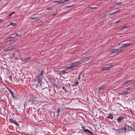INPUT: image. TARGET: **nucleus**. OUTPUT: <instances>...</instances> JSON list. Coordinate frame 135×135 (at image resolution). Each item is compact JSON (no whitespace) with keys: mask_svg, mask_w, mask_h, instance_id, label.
Returning <instances> with one entry per match:
<instances>
[{"mask_svg":"<svg viewBox=\"0 0 135 135\" xmlns=\"http://www.w3.org/2000/svg\"><path fill=\"white\" fill-rule=\"evenodd\" d=\"M123 129H124L125 131H126L127 130L129 131H131L134 130L133 127L127 125H126L124 128Z\"/></svg>","mask_w":135,"mask_h":135,"instance_id":"nucleus-1","label":"nucleus"},{"mask_svg":"<svg viewBox=\"0 0 135 135\" xmlns=\"http://www.w3.org/2000/svg\"><path fill=\"white\" fill-rule=\"evenodd\" d=\"M121 49L117 48L115 49H113L111 50L110 52L112 53H118L121 51Z\"/></svg>","mask_w":135,"mask_h":135,"instance_id":"nucleus-2","label":"nucleus"},{"mask_svg":"<svg viewBox=\"0 0 135 135\" xmlns=\"http://www.w3.org/2000/svg\"><path fill=\"white\" fill-rule=\"evenodd\" d=\"M92 56H90L87 57L81 60L80 62V63H83L86 62L92 58Z\"/></svg>","mask_w":135,"mask_h":135,"instance_id":"nucleus-3","label":"nucleus"},{"mask_svg":"<svg viewBox=\"0 0 135 135\" xmlns=\"http://www.w3.org/2000/svg\"><path fill=\"white\" fill-rule=\"evenodd\" d=\"M34 101L31 98L27 101L26 104L27 105H30L32 104H34L33 103Z\"/></svg>","mask_w":135,"mask_h":135,"instance_id":"nucleus-4","label":"nucleus"},{"mask_svg":"<svg viewBox=\"0 0 135 135\" xmlns=\"http://www.w3.org/2000/svg\"><path fill=\"white\" fill-rule=\"evenodd\" d=\"M80 62H76L74 63H72L70 64V65H71L72 67L73 68L75 67H76L77 66L78 64H80Z\"/></svg>","mask_w":135,"mask_h":135,"instance_id":"nucleus-5","label":"nucleus"},{"mask_svg":"<svg viewBox=\"0 0 135 135\" xmlns=\"http://www.w3.org/2000/svg\"><path fill=\"white\" fill-rule=\"evenodd\" d=\"M16 38L15 37H10L7 38V40L8 41H13Z\"/></svg>","mask_w":135,"mask_h":135,"instance_id":"nucleus-6","label":"nucleus"},{"mask_svg":"<svg viewBox=\"0 0 135 135\" xmlns=\"http://www.w3.org/2000/svg\"><path fill=\"white\" fill-rule=\"evenodd\" d=\"M133 81L132 80H129L124 82L123 83L124 86H125L126 85L131 83Z\"/></svg>","mask_w":135,"mask_h":135,"instance_id":"nucleus-7","label":"nucleus"},{"mask_svg":"<svg viewBox=\"0 0 135 135\" xmlns=\"http://www.w3.org/2000/svg\"><path fill=\"white\" fill-rule=\"evenodd\" d=\"M124 117H119L117 119L118 122H121L124 119Z\"/></svg>","mask_w":135,"mask_h":135,"instance_id":"nucleus-8","label":"nucleus"},{"mask_svg":"<svg viewBox=\"0 0 135 135\" xmlns=\"http://www.w3.org/2000/svg\"><path fill=\"white\" fill-rule=\"evenodd\" d=\"M40 77L41 76H38L36 77L37 79L38 80L39 83L40 84H41L42 83V79Z\"/></svg>","mask_w":135,"mask_h":135,"instance_id":"nucleus-9","label":"nucleus"},{"mask_svg":"<svg viewBox=\"0 0 135 135\" xmlns=\"http://www.w3.org/2000/svg\"><path fill=\"white\" fill-rule=\"evenodd\" d=\"M11 48L12 47L11 46L8 47L7 48L5 49L4 50V52H6L8 51L9 50H11Z\"/></svg>","mask_w":135,"mask_h":135,"instance_id":"nucleus-10","label":"nucleus"},{"mask_svg":"<svg viewBox=\"0 0 135 135\" xmlns=\"http://www.w3.org/2000/svg\"><path fill=\"white\" fill-rule=\"evenodd\" d=\"M84 131L85 132H88L91 135L93 134V133L91 131H89L88 129H86L85 130H84Z\"/></svg>","mask_w":135,"mask_h":135,"instance_id":"nucleus-11","label":"nucleus"},{"mask_svg":"<svg viewBox=\"0 0 135 135\" xmlns=\"http://www.w3.org/2000/svg\"><path fill=\"white\" fill-rule=\"evenodd\" d=\"M44 71L43 70H42L41 71L39 75L38 76H41V77H42L43 76V74H44Z\"/></svg>","mask_w":135,"mask_h":135,"instance_id":"nucleus-12","label":"nucleus"},{"mask_svg":"<svg viewBox=\"0 0 135 135\" xmlns=\"http://www.w3.org/2000/svg\"><path fill=\"white\" fill-rule=\"evenodd\" d=\"M60 112V109L59 108L57 110L56 112V113H57V114L56 115L57 116H58L59 115Z\"/></svg>","mask_w":135,"mask_h":135,"instance_id":"nucleus-13","label":"nucleus"},{"mask_svg":"<svg viewBox=\"0 0 135 135\" xmlns=\"http://www.w3.org/2000/svg\"><path fill=\"white\" fill-rule=\"evenodd\" d=\"M110 68L109 67H105L103 68V70L104 71H106L109 70Z\"/></svg>","mask_w":135,"mask_h":135,"instance_id":"nucleus-14","label":"nucleus"},{"mask_svg":"<svg viewBox=\"0 0 135 135\" xmlns=\"http://www.w3.org/2000/svg\"><path fill=\"white\" fill-rule=\"evenodd\" d=\"M105 87L104 86H102L100 87L98 89L99 91H101L104 89Z\"/></svg>","mask_w":135,"mask_h":135,"instance_id":"nucleus-15","label":"nucleus"},{"mask_svg":"<svg viewBox=\"0 0 135 135\" xmlns=\"http://www.w3.org/2000/svg\"><path fill=\"white\" fill-rule=\"evenodd\" d=\"M131 44L130 42L125 44V47H129L131 45Z\"/></svg>","mask_w":135,"mask_h":135,"instance_id":"nucleus-16","label":"nucleus"},{"mask_svg":"<svg viewBox=\"0 0 135 135\" xmlns=\"http://www.w3.org/2000/svg\"><path fill=\"white\" fill-rule=\"evenodd\" d=\"M107 118L111 119H112L113 118V116L110 113L109 116L107 117Z\"/></svg>","mask_w":135,"mask_h":135,"instance_id":"nucleus-17","label":"nucleus"},{"mask_svg":"<svg viewBox=\"0 0 135 135\" xmlns=\"http://www.w3.org/2000/svg\"><path fill=\"white\" fill-rule=\"evenodd\" d=\"M130 27V26H124L122 28V30H124L126 28H128L129 27Z\"/></svg>","mask_w":135,"mask_h":135,"instance_id":"nucleus-18","label":"nucleus"},{"mask_svg":"<svg viewBox=\"0 0 135 135\" xmlns=\"http://www.w3.org/2000/svg\"><path fill=\"white\" fill-rule=\"evenodd\" d=\"M73 67H72V66L71 65L70 66H69V67H67L66 68V69L67 70H69L73 68Z\"/></svg>","mask_w":135,"mask_h":135,"instance_id":"nucleus-19","label":"nucleus"},{"mask_svg":"<svg viewBox=\"0 0 135 135\" xmlns=\"http://www.w3.org/2000/svg\"><path fill=\"white\" fill-rule=\"evenodd\" d=\"M129 93L130 92H129L128 91H124L121 93V95L129 94Z\"/></svg>","mask_w":135,"mask_h":135,"instance_id":"nucleus-20","label":"nucleus"},{"mask_svg":"<svg viewBox=\"0 0 135 135\" xmlns=\"http://www.w3.org/2000/svg\"><path fill=\"white\" fill-rule=\"evenodd\" d=\"M122 4V3H117L115 4V6H118L121 5Z\"/></svg>","mask_w":135,"mask_h":135,"instance_id":"nucleus-21","label":"nucleus"},{"mask_svg":"<svg viewBox=\"0 0 135 135\" xmlns=\"http://www.w3.org/2000/svg\"><path fill=\"white\" fill-rule=\"evenodd\" d=\"M31 58L30 57H28L27 58H25V61H27L28 60H30V59H31Z\"/></svg>","mask_w":135,"mask_h":135,"instance_id":"nucleus-22","label":"nucleus"},{"mask_svg":"<svg viewBox=\"0 0 135 135\" xmlns=\"http://www.w3.org/2000/svg\"><path fill=\"white\" fill-rule=\"evenodd\" d=\"M9 91L11 94H12L13 93V92L12 91V90L10 89L9 88H8L7 89Z\"/></svg>","mask_w":135,"mask_h":135,"instance_id":"nucleus-23","label":"nucleus"},{"mask_svg":"<svg viewBox=\"0 0 135 135\" xmlns=\"http://www.w3.org/2000/svg\"><path fill=\"white\" fill-rule=\"evenodd\" d=\"M61 2H61L60 1H54V3L59 2V4H61V3H60Z\"/></svg>","mask_w":135,"mask_h":135,"instance_id":"nucleus-24","label":"nucleus"},{"mask_svg":"<svg viewBox=\"0 0 135 135\" xmlns=\"http://www.w3.org/2000/svg\"><path fill=\"white\" fill-rule=\"evenodd\" d=\"M10 121L13 123H14V122H15L14 120L12 118H11L10 119Z\"/></svg>","mask_w":135,"mask_h":135,"instance_id":"nucleus-25","label":"nucleus"},{"mask_svg":"<svg viewBox=\"0 0 135 135\" xmlns=\"http://www.w3.org/2000/svg\"><path fill=\"white\" fill-rule=\"evenodd\" d=\"M125 47V44H122L121 46L120 47L122 48Z\"/></svg>","mask_w":135,"mask_h":135,"instance_id":"nucleus-26","label":"nucleus"},{"mask_svg":"<svg viewBox=\"0 0 135 135\" xmlns=\"http://www.w3.org/2000/svg\"><path fill=\"white\" fill-rule=\"evenodd\" d=\"M48 79L49 81L50 82H51L52 80V78L50 76L48 77Z\"/></svg>","mask_w":135,"mask_h":135,"instance_id":"nucleus-27","label":"nucleus"},{"mask_svg":"<svg viewBox=\"0 0 135 135\" xmlns=\"http://www.w3.org/2000/svg\"><path fill=\"white\" fill-rule=\"evenodd\" d=\"M66 70H64L63 71H61V73H62V74H65L66 71Z\"/></svg>","mask_w":135,"mask_h":135,"instance_id":"nucleus-28","label":"nucleus"},{"mask_svg":"<svg viewBox=\"0 0 135 135\" xmlns=\"http://www.w3.org/2000/svg\"><path fill=\"white\" fill-rule=\"evenodd\" d=\"M132 86H131L130 87L127 88H126V89L127 90H130V89H132Z\"/></svg>","mask_w":135,"mask_h":135,"instance_id":"nucleus-29","label":"nucleus"},{"mask_svg":"<svg viewBox=\"0 0 135 135\" xmlns=\"http://www.w3.org/2000/svg\"><path fill=\"white\" fill-rule=\"evenodd\" d=\"M10 25H11L13 26H16V24L15 23H13L11 22L10 23Z\"/></svg>","mask_w":135,"mask_h":135,"instance_id":"nucleus-30","label":"nucleus"},{"mask_svg":"<svg viewBox=\"0 0 135 135\" xmlns=\"http://www.w3.org/2000/svg\"><path fill=\"white\" fill-rule=\"evenodd\" d=\"M79 84V82L78 81H77L75 83V84L74 85V86H77Z\"/></svg>","mask_w":135,"mask_h":135,"instance_id":"nucleus-31","label":"nucleus"},{"mask_svg":"<svg viewBox=\"0 0 135 135\" xmlns=\"http://www.w3.org/2000/svg\"><path fill=\"white\" fill-rule=\"evenodd\" d=\"M30 19L32 20H34L35 19H37L38 18L37 17H34V18H32L31 17L30 18Z\"/></svg>","mask_w":135,"mask_h":135,"instance_id":"nucleus-32","label":"nucleus"},{"mask_svg":"<svg viewBox=\"0 0 135 135\" xmlns=\"http://www.w3.org/2000/svg\"><path fill=\"white\" fill-rule=\"evenodd\" d=\"M57 73L59 74H62V73H61V71L57 70Z\"/></svg>","mask_w":135,"mask_h":135,"instance_id":"nucleus-33","label":"nucleus"},{"mask_svg":"<svg viewBox=\"0 0 135 135\" xmlns=\"http://www.w3.org/2000/svg\"><path fill=\"white\" fill-rule=\"evenodd\" d=\"M9 79L11 81H12V76L11 75H9Z\"/></svg>","mask_w":135,"mask_h":135,"instance_id":"nucleus-34","label":"nucleus"},{"mask_svg":"<svg viewBox=\"0 0 135 135\" xmlns=\"http://www.w3.org/2000/svg\"><path fill=\"white\" fill-rule=\"evenodd\" d=\"M55 87L57 89L59 90L60 89V87L59 86H57V85H56Z\"/></svg>","mask_w":135,"mask_h":135,"instance_id":"nucleus-35","label":"nucleus"},{"mask_svg":"<svg viewBox=\"0 0 135 135\" xmlns=\"http://www.w3.org/2000/svg\"><path fill=\"white\" fill-rule=\"evenodd\" d=\"M119 12V11H114V12H113V14H115L118 12Z\"/></svg>","mask_w":135,"mask_h":135,"instance_id":"nucleus-36","label":"nucleus"},{"mask_svg":"<svg viewBox=\"0 0 135 135\" xmlns=\"http://www.w3.org/2000/svg\"><path fill=\"white\" fill-rule=\"evenodd\" d=\"M14 35L15 36H17V37H18L19 36V35L17 34V33H15L14 34Z\"/></svg>","mask_w":135,"mask_h":135,"instance_id":"nucleus-37","label":"nucleus"},{"mask_svg":"<svg viewBox=\"0 0 135 135\" xmlns=\"http://www.w3.org/2000/svg\"><path fill=\"white\" fill-rule=\"evenodd\" d=\"M120 22V21H119V20H118V21H117L116 22H115V23H119V22Z\"/></svg>","mask_w":135,"mask_h":135,"instance_id":"nucleus-38","label":"nucleus"},{"mask_svg":"<svg viewBox=\"0 0 135 135\" xmlns=\"http://www.w3.org/2000/svg\"><path fill=\"white\" fill-rule=\"evenodd\" d=\"M4 21L3 20H2V19L0 20V23H2Z\"/></svg>","mask_w":135,"mask_h":135,"instance_id":"nucleus-39","label":"nucleus"},{"mask_svg":"<svg viewBox=\"0 0 135 135\" xmlns=\"http://www.w3.org/2000/svg\"><path fill=\"white\" fill-rule=\"evenodd\" d=\"M14 124H15L16 125L18 126L19 125V124L17 122H14Z\"/></svg>","mask_w":135,"mask_h":135,"instance_id":"nucleus-40","label":"nucleus"},{"mask_svg":"<svg viewBox=\"0 0 135 135\" xmlns=\"http://www.w3.org/2000/svg\"><path fill=\"white\" fill-rule=\"evenodd\" d=\"M81 78V77H80V75H79V76H78V79H80Z\"/></svg>","mask_w":135,"mask_h":135,"instance_id":"nucleus-41","label":"nucleus"},{"mask_svg":"<svg viewBox=\"0 0 135 135\" xmlns=\"http://www.w3.org/2000/svg\"><path fill=\"white\" fill-rule=\"evenodd\" d=\"M82 128L84 130H85L86 129L85 128V127H82Z\"/></svg>","mask_w":135,"mask_h":135,"instance_id":"nucleus-42","label":"nucleus"},{"mask_svg":"<svg viewBox=\"0 0 135 135\" xmlns=\"http://www.w3.org/2000/svg\"><path fill=\"white\" fill-rule=\"evenodd\" d=\"M72 6H72V5H71V6H67V7L68 8H69V7H71Z\"/></svg>","mask_w":135,"mask_h":135,"instance_id":"nucleus-43","label":"nucleus"},{"mask_svg":"<svg viewBox=\"0 0 135 135\" xmlns=\"http://www.w3.org/2000/svg\"><path fill=\"white\" fill-rule=\"evenodd\" d=\"M90 9H94L95 8V7H90Z\"/></svg>","mask_w":135,"mask_h":135,"instance_id":"nucleus-44","label":"nucleus"},{"mask_svg":"<svg viewBox=\"0 0 135 135\" xmlns=\"http://www.w3.org/2000/svg\"><path fill=\"white\" fill-rule=\"evenodd\" d=\"M25 58H22V60L23 61H25Z\"/></svg>","mask_w":135,"mask_h":135,"instance_id":"nucleus-45","label":"nucleus"},{"mask_svg":"<svg viewBox=\"0 0 135 135\" xmlns=\"http://www.w3.org/2000/svg\"><path fill=\"white\" fill-rule=\"evenodd\" d=\"M62 88L63 89H64L66 91H67L65 89L64 87L63 86L62 87Z\"/></svg>","mask_w":135,"mask_h":135,"instance_id":"nucleus-46","label":"nucleus"},{"mask_svg":"<svg viewBox=\"0 0 135 135\" xmlns=\"http://www.w3.org/2000/svg\"><path fill=\"white\" fill-rule=\"evenodd\" d=\"M12 15V13H10V14H9V16H11Z\"/></svg>","mask_w":135,"mask_h":135,"instance_id":"nucleus-47","label":"nucleus"},{"mask_svg":"<svg viewBox=\"0 0 135 135\" xmlns=\"http://www.w3.org/2000/svg\"><path fill=\"white\" fill-rule=\"evenodd\" d=\"M15 94L13 93L12 94H11V95L13 97V98H14V95Z\"/></svg>","mask_w":135,"mask_h":135,"instance_id":"nucleus-48","label":"nucleus"},{"mask_svg":"<svg viewBox=\"0 0 135 135\" xmlns=\"http://www.w3.org/2000/svg\"><path fill=\"white\" fill-rule=\"evenodd\" d=\"M134 86H135V83L132 86V87L133 88Z\"/></svg>","mask_w":135,"mask_h":135,"instance_id":"nucleus-49","label":"nucleus"},{"mask_svg":"<svg viewBox=\"0 0 135 135\" xmlns=\"http://www.w3.org/2000/svg\"><path fill=\"white\" fill-rule=\"evenodd\" d=\"M15 11L13 12L12 13V15H13L14 14H15Z\"/></svg>","mask_w":135,"mask_h":135,"instance_id":"nucleus-50","label":"nucleus"},{"mask_svg":"<svg viewBox=\"0 0 135 135\" xmlns=\"http://www.w3.org/2000/svg\"><path fill=\"white\" fill-rule=\"evenodd\" d=\"M110 15H114V14H113V12L112 13H110Z\"/></svg>","mask_w":135,"mask_h":135,"instance_id":"nucleus-51","label":"nucleus"},{"mask_svg":"<svg viewBox=\"0 0 135 135\" xmlns=\"http://www.w3.org/2000/svg\"><path fill=\"white\" fill-rule=\"evenodd\" d=\"M56 84H53L54 86V87H55L56 86Z\"/></svg>","mask_w":135,"mask_h":135,"instance_id":"nucleus-52","label":"nucleus"},{"mask_svg":"<svg viewBox=\"0 0 135 135\" xmlns=\"http://www.w3.org/2000/svg\"><path fill=\"white\" fill-rule=\"evenodd\" d=\"M55 15H55V14H53V16H55Z\"/></svg>","mask_w":135,"mask_h":135,"instance_id":"nucleus-53","label":"nucleus"},{"mask_svg":"<svg viewBox=\"0 0 135 135\" xmlns=\"http://www.w3.org/2000/svg\"><path fill=\"white\" fill-rule=\"evenodd\" d=\"M135 81V80L132 83H134V82Z\"/></svg>","mask_w":135,"mask_h":135,"instance_id":"nucleus-54","label":"nucleus"},{"mask_svg":"<svg viewBox=\"0 0 135 135\" xmlns=\"http://www.w3.org/2000/svg\"><path fill=\"white\" fill-rule=\"evenodd\" d=\"M131 113H132V111H131Z\"/></svg>","mask_w":135,"mask_h":135,"instance_id":"nucleus-55","label":"nucleus"},{"mask_svg":"<svg viewBox=\"0 0 135 135\" xmlns=\"http://www.w3.org/2000/svg\"><path fill=\"white\" fill-rule=\"evenodd\" d=\"M1 42H0V44H1Z\"/></svg>","mask_w":135,"mask_h":135,"instance_id":"nucleus-56","label":"nucleus"}]
</instances>
